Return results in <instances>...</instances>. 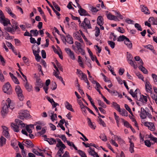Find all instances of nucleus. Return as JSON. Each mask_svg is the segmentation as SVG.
<instances>
[{
    "label": "nucleus",
    "instance_id": "nucleus-29",
    "mask_svg": "<svg viewBox=\"0 0 157 157\" xmlns=\"http://www.w3.org/2000/svg\"><path fill=\"white\" fill-rule=\"evenodd\" d=\"M97 23L99 25H103L104 24V19L101 16L98 17L97 19Z\"/></svg>",
    "mask_w": 157,
    "mask_h": 157
},
{
    "label": "nucleus",
    "instance_id": "nucleus-7",
    "mask_svg": "<svg viewBox=\"0 0 157 157\" xmlns=\"http://www.w3.org/2000/svg\"><path fill=\"white\" fill-rule=\"evenodd\" d=\"M81 26L83 28L85 27L89 29L91 28L90 21L87 18H85L82 22Z\"/></svg>",
    "mask_w": 157,
    "mask_h": 157
},
{
    "label": "nucleus",
    "instance_id": "nucleus-9",
    "mask_svg": "<svg viewBox=\"0 0 157 157\" xmlns=\"http://www.w3.org/2000/svg\"><path fill=\"white\" fill-rule=\"evenodd\" d=\"M145 85L146 91L147 93H150L152 92V86L148 81H145Z\"/></svg>",
    "mask_w": 157,
    "mask_h": 157
},
{
    "label": "nucleus",
    "instance_id": "nucleus-36",
    "mask_svg": "<svg viewBox=\"0 0 157 157\" xmlns=\"http://www.w3.org/2000/svg\"><path fill=\"white\" fill-rule=\"evenodd\" d=\"M50 116L51 117V119L52 121H54L57 120V115L56 114H54L53 112H51V113L50 115Z\"/></svg>",
    "mask_w": 157,
    "mask_h": 157
},
{
    "label": "nucleus",
    "instance_id": "nucleus-10",
    "mask_svg": "<svg viewBox=\"0 0 157 157\" xmlns=\"http://www.w3.org/2000/svg\"><path fill=\"white\" fill-rule=\"evenodd\" d=\"M2 135L8 139H10V136L9 133L8 128L5 126H2Z\"/></svg>",
    "mask_w": 157,
    "mask_h": 157
},
{
    "label": "nucleus",
    "instance_id": "nucleus-31",
    "mask_svg": "<svg viewBox=\"0 0 157 157\" xmlns=\"http://www.w3.org/2000/svg\"><path fill=\"white\" fill-rule=\"evenodd\" d=\"M11 127L14 132H19V127L17 123L16 125H15L14 124H11Z\"/></svg>",
    "mask_w": 157,
    "mask_h": 157
},
{
    "label": "nucleus",
    "instance_id": "nucleus-28",
    "mask_svg": "<svg viewBox=\"0 0 157 157\" xmlns=\"http://www.w3.org/2000/svg\"><path fill=\"white\" fill-rule=\"evenodd\" d=\"M67 41L69 44H72L73 43V39L71 36L69 34L67 35Z\"/></svg>",
    "mask_w": 157,
    "mask_h": 157
},
{
    "label": "nucleus",
    "instance_id": "nucleus-8",
    "mask_svg": "<svg viewBox=\"0 0 157 157\" xmlns=\"http://www.w3.org/2000/svg\"><path fill=\"white\" fill-rule=\"evenodd\" d=\"M3 90L4 92L10 94L11 91V87L10 83H6L3 86Z\"/></svg>",
    "mask_w": 157,
    "mask_h": 157
},
{
    "label": "nucleus",
    "instance_id": "nucleus-43",
    "mask_svg": "<svg viewBox=\"0 0 157 157\" xmlns=\"http://www.w3.org/2000/svg\"><path fill=\"white\" fill-rule=\"evenodd\" d=\"M44 85L43 82H42L41 80L39 79H37L36 85L39 86L40 87H42Z\"/></svg>",
    "mask_w": 157,
    "mask_h": 157
},
{
    "label": "nucleus",
    "instance_id": "nucleus-34",
    "mask_svg": "<svg viewBox=\"0 0 157 157\" xmlns=\"http://www.w3.org/2000/svg\"><path fill=\"white\" fill-rule=\"evenodd\" d=\"M120 113L121 115L122 116H127L128 115V112L124 109H120V111H118Z\"/></svg>",
    "mask_w": 157,
    "mask_h": 157
},
{
    "label": "nucleus",
    "instance_id": "nucleus-50",
    "mask_svg": "<svg viewBox=\"0 0 157 157\" xmlns=\"http://www.w3.org/2000/svg\"><path fill=\"white\" fill-rule=\"evenodd\" d=\"M139 69L145 74H147L148 73V71L143 66H141L139 67Z\"/></svg>",
    "mask_w": 157,
    "mask_h": 157
},
{
    "label": "nucleus",
    "instance_id": "nucleus-55",
    "mask_svg": "<svg viewBox=\"0 0 157 157\" xmlns=\"http://www.w3.org/2000/svg\"><path fill=\"white\" fill-rule=\"evenodd\" d=\"M128 63L129 64H130L132 66H133L134 68H137V66L135 63V62H134L132 59H130L128 60Z\"/></svg>",
    "mask_w": 157,
    "mask_h": 157
},
{
    "label": "nucleus",
    "instance_id": "nucleus-49",
    "mask_svg": "<svg viewBox=\"0 0 157 157\" xmlns=\"http://www.w3.org/2000/svg\"><path fill=\"white\" fill-rule=\"evenodd\" d=\"M67 144L70 147H73L76 150H77L78 149L75 146L74 144L72 142H70L69 141H67L66 142Z\"/></svg>",
    "mask_w": 157,
    "mask_h": 157
},
{
    "label": "nucleus",
    "instance_id": "nucleus-5",
    "mask_svg": "<svg viewBox=\"0 0 157 157\" xmlns=\"http://www.w3.org/2000/svg\"><path fill=\"white\" fill-rule=\"evenodd\" d=\"M77 4V7L79 8L78 11L80 15L81 16H87L88 15V13L85 10L82 9L81 6L78 3L79 0H75Z\"/></svg>",
    "mask_w": 157,
    "mask_h": 157
},
{
    "label": "nucleus",
    "instance_id": "nucleus-40",
    "mask_svg": "<svg viewBox=\"0 0 157 157\" xmlns=\"http://www.w3.org/2000/svg\"><path fill=\"white\" fill-rule=\"evenodd\" d=\"M38 149H36L33 148L32 149V152L33 153L36 155H37L41 156L43 157H45L43 155V153H40L38 151Z\"/></svg>",
    "mask_w": 157,
    "mask_h": 157
},
{
    "label": "nucleus",
    "instance_id": "nucleus-6",
    "mask_svg": "<svg viewBox=\"0 0 157 157\" xmlns=\"http://www.w3.org/2000/svg\"><path fill=\"white\" fill-rule=\"evenodd\" d=\"M15 90L19 100L21 101H23L24 99V97L22 94V91L20 87L18 85L16 86Z\"/></svg>",
    "mask_w": 157,
    "mask_h": 157
},
{
    "label": "nucleus",
    "instance_id": "nucleus-47",
    "mask_svg": "<svg viewBox=\"0 0 157 157\" xmlns=\"http://www.w3.org/2000/svg\"><path fill=\"white\" fill-rule=\"evenodd\" d=\"M116 140V139H114V137H112V139L110 141V142L111 144L115 146L116 147H118V145L117 144V143L115 142V140Z\"/></svg>",
    "mask_w": 157,
    "mask_h": 157
},
{
    "label": "nucleus",
    "instance_id": "nucleus-15",
    "mask_svg": "<svg viewBox=\"0 0 157 157\" xmlns=\"http://www.w3.org/2000/svg\"><path fill=\"white\" fill-rule=\"evenodd\" d=\"M32 49L33 51V53L34 56L38 55V53L40 51V48L37 46L33 45L32 47Z\"/></svg>",
    "mask_w": 157,
    "mask_h": 157
},
{
    "label": "nucleus",
    "instance_id": "nucleus-42",
    "mask_svg": "<svg viewBox=\"0 0 157 157\" xmlns=\"http://www.w3.org/2000/svg\"><path fill=\"white\" fill-rule=\"evenodd\" d=\"M25 144H27V146L29 147H33V144L31 141L29 140H27L25 142Z\"/></svg>",
    "mask_w": 157,
    "mask_h": 157
},
{
    "label": "nucleus",
    "instance_id": "nucleus-14",
    "mask_svg": "<svg viewBox=\"0 0 157 157\" xmlns=\"http://www.w3.org/2000/svg\"><path fill=\"white\" fill-rule=\"evenodd\" d=\"M87 119L88 120L87 123L91 129H95L96 127L95 123L94 122H92L90 119L89 117L87 118Z\"/></svg>",
    "mask_w": 157,
    "mask_h": 157
},
{
    "label": "nucleus",
    "instance_id": "nucleus-21",
    "mask_svg": "<svg viewBox=\"0 0 157 157\" xmlns=\"http://www.w3.org/2000/svg\"><path fill=\"white\" fill-rule=\"evenodd\" d=\"M18 124L19 127L21 128H24L25 126V124L22 121L19 119H16L15 121Z\"/></svg>",
    "mask_w": 157,
    "mask_h": 157
},
{
    "label": "nucleus",
    "instance_id": "nucleus-18",
    "mask_svg": "<svg viewBox=\"0 0 157 157\" xmlns=\"http://www.w3.org/2000/svg\"><path fill=\"white\" fill-rule=\"evenodd\" d=\"M88 151L90 155L94 157H99L97 153L91 147L89 148Z\"/></svg>",
    "mask_w": 157,
    "mask_h": 157
},
{
    "label": "nucleus",
    "instance_id": "nucleus-26",
    "mask_svg": "<svg viewBox=\"0 0 157 157\" xmlns=\"http://www.w3.org/2000/svg\"><path fill=\"white\" fill-rule=\"evenodd\" d=\"M141 10L142 11L144 12L145 14H150V11L147 7L143 5H141Z\"/></svg>",
    "mask_w": 157,
    "mask_h": 157
},
{
    "label": "nucleus",
    "instance_id": "nucleus-12",
    "mask_svg": "<svg viewBox=\"0 0 157 157\" xmlns=\"http://www.w3.org/2000/svg\"><path fill=\"white\" fill-rule=\"evenodd\" d=\"M68 55L71 59L72 60H75V58L74 53L72 51L70 48H66L65 49Z\"/></svg>",
    "mask_w": 157,
    "mask_h": 157
},
{
    "label": "nucleus",
    "instance_id": "nucleus-46",
    "mask_svg": "<svg viewBox=\"0 0 157 157\" xmlns=\"http://www.w3.org/2000/svg\"><path fill=\"white\" fill-rule=\"evenodd\" d=\"M149 22H152L153 25H157V21L155 18L152 17L149 18Z\"/></svg>",
    "mask_w": 157,
    "mask_h": 157
},
{
    "label": "nucleus",
    "instance_id": "nucleus-2",
    "mask_svg": "<svg viewBox=\"0 0 157 157\" xmlns=\"http://www.w3.org/2000/svg\"><path fill=\"white\" fill-rule=\"evenodd\" d=\"M56 140L57 143L56 144V146L57 147H60L59 150L58 151L57 154L59 157H60L61 156V154L64 152L63 150L66 147L62 142L60 139L59 138H56Z\"/></svg>",
    "mask_w": 157,
    "mask_h": 157
},
{
    "label": "nucleus",
    "instance_id": "nucleus-48",
    "mask_svg": "<svg viewBox=\"0 0 157 157\" xmlns=\"http://www.w3.org/2000/svg\"><path fill=\"white\" fill-rule=\"evenodd\" d=\"M12 25L13 28H14V29L15 30H16L19 28L18 24L16 21H13Z\"/></svg>",
    "mask_w": 157,
    "mask_h": 157
},
{
    "label": "nucleus",
    "instance_id": "nucleus-39",
    "mask_svg": "<svg viewBox=\"0 0 157 157\" xmlns=\"http://www.w3.org/2000/svg\"><path fill=\"white\" fill-rule=\"evenodd\" d=\"M78 62L79 63V66L82 68H84V67L83 65V63L82 61V58L80 56H78Z\"/></svg>",
    "mask_w": 157,
    "mask_h": 157
},
{
    "label": "nucleus",
    "instance_id": "nucleus-58",
    "mask_svg": "<svg viewBox=\"0 0 157 157\" xmlns=\"http://www.w3.org/2000/svg\"><path fill=\"white\" fill-rule=\"evenodd\" d=\"M86 64L87 66L90 68H92V66L91 64V61L90 59H87V58L86 57Z\"/></svg>",
    "mask_w": 157,
    "mask_h": 157
},
{
    "label": "nucleus",
    "instance_id": "nucleus-37",
    "mask_svg": "<svg viewBox=\"0 0 157 157\" xmlns=\"http://www.w3.org/2000/svg\"><path fill=\"white\" fill-rule=\"evenodd\" d=\"M47 142L50 145H53L56 144L57 141L56 139L53 138H50V139H47Z\"/></svg>",
    "mask_w": 157,
    "mask_h": 157
},
{
    "label": "nucleus",
    "instance_id": "nucleus-32",
    "mask_svg": "<svg viewBox=\"0 0 157 157\" xmlns=\"http://www.w3.org/2000/svg\"><path fill=\"white\" fill-rule=\"evenodd\" d=\"M6 139L3 136H2L0 138V147L4 145L6 142Z\"/></svg>",
    "mask_w": 157,
    "mask_h": 157
},
{
    "label": "nucleus",
    "instance_id": "nucleus-24",
    "mask_svg": "<svg viewBox=\"0 0 157 157\" xmlns=\"http://www.w3.org/2000/svg\"><path fill=\"white\" fill-rule=\"evenodd\" d=\"M34 128V125L32 124L27 125L25 127L26 130L29 133H32V130Z\"/></svg>",
    "mask_w": 157,
    "mask_h": 157
},
{
    "label": "nucleus",
    "instance_id": "nucleus-17",
    "mask_svg": "<svg viewBox=\"0 0 157 157\" xmlns=\"http://www.w3.org/2000/svg\"><path fill=\"white\" fill-rule=\"evenodd\" d=\"M148 112H147L144 108H141V112L140 114V117L142 119L146 118Z\"/></svg>",
    "mask_w": 157,
    "mask_h": 157
},
{
    "label": "nucleus",
    "instance_id": "nucleus-13",
    "mask_svg": "<svg viewBox=\"0 0 157 157\" xmlns=\"http://www.w3.org/2000/svg\"><path fill=\"white\" fill-rule=\"evenodd\" d=\"M144 125L151 131H154L155 129V127L154 123L152 122H146L144 123Z\"/></svg>",
    "mask_w": 157,
    "mask_h": 157
},
{
    "label": "nucleus",
    "instance_id": "nucleus-35",
    "mask_svg": "<svg viewBox=\"0 0 157 157\" xmlns=\"http://www.w3.org/2000/svg\"><path fill=\"white\" fill-rule=\"evenodd\" d=\"M22 114L23 116L25 118H28L30 117L29 111L27 110H25L22 112Z\"/></svg>",
    "mask_w": 157,
    "mask_h": 157
},
{
    "label": "nucleus",
    "instance_id": "nucleus-44",
    "mask_svg": "<svg viewBox=\"0 0 157 157\" xmlns=\"http://www.w3.org/2000/svg\"><path fill=\"white\" fill-rule=\"evenodd\" d=\"M53 73L54 75L60 80L61 81L63 79V78L61 76H59V72H56L54 70V72Z\"/></svg>",
    "mask_w": 157,
    "mask_h": 157
},
{
    "label": "nucleus",
    "instance_id": "nucleus-41",
    "mask_svg": "<svg viewBox=\"0 0 157 157\" xmlns=\"http://www.w3.org/2000/svg\"><path fill=\"white\" fill-rule=\"evenodd\" d=\"M114 139H117V140L118 142H119L121 144H123L124 143V141L120 137V136H118L117 135H114Z\"/></svg>",
    "mask_w": 157,
    "mask_h": 157
},
{
    "label": "nucleus",
    "instance_id": "nucleus-1",
    "mask_svg": "<svg viewBox=\"0 0 157 157\" xmlns=\"http://www.w3.org/2000/svg\"><path fill=\"white\" fill-rule=\"evenodd\" d=\"M14 108L13 105L11 102V100L9 98L6 100L5 103L2 104L1 113L2 117H4L8 113L9 109L11 110Z\"/></svg>",
    "mask_w": 157,
    "mask_h": 157
},
{
    "label": "nucleus",
    "instance_id": "nucleus-56",
    "mask_svg": "<svg viewBox=\"0 0 157 157\" xmlns=\"http://www.w3.org/2000/svg\"><path fill=\"white\" fill-rule=\"evenodd\" d=\"M150 93V95L151 98L154 100L156 101L157 100V94H154V93L151 92Z\"/></svg>",
    "mask_w": 157,
    "mask_h": 157
},
{
    "label": "nucleus",
    "instance_id": "nucleus-57",
    "mask_svg": "<svg viewBox=\"0 0 157 157\" xmlns=\"http://www.w3.org/2000/svg\"><path fill=\"white\" fill-rule=\"evenodd\" d=\"M95 36L96 37L98 36L100 34V30L99 28L97 26L95 27Z\"/></svg>",
    "mask_w": 157,
    "mask_h": 157
},
{
    "label": "nucleus",
    "instance_id": "nucleus-23",
    "mask_svg": "<svg viewBox=\"0 0 157 157\" xmlns=\"http://www.w3.org/2000/svg\"><path fill=\"white\" fill-rule=\"evenodd\" d=\"M9 75L14 83L17 84H19V82L16 77L11 72L9 73Z\"/></svg>",
    "mask_w": 157,
    "mask_h": 157
},
{
    "label": "nucleus",
    "instance_id": "nucleus-45",
    "mask_svg": "<svg viewBox=\"0 0 157 157\" xmlns=\"http://www.w3.org/2000/svg\"><path fill=\"white\" fill-rule=\"evenodd\" d=\"M114 11L115 13V15L117 16L116 17H117V18L118 17L121 19H122L123 18V16L121 15L119 11L116 10H114Z\"/></svg>",
    "mask_w": 157,
    "mask_h": 157
},
{
    "label": "nucleus",
    "instance_id": "nucleus-54",
    "mask_svg": "<svg viewBox=\"0 0 157 157\" xmlns=\"http://www.w3.org/2000/svg\"><path fill=\"white\" fill-rule=\"evenodd\" d=\"M127 37L124 35L120 36L117 39V41H118L120 42L123 41H124Z\"/></svg>",
    "mask_w": 157,
    "mask_h": 157
},
{
    "label": "nucleus",
    "instance_id": "nucleus-53",
    "mask_svg": "<svg viewBox=\"0 0 157 157\" xmlns=\"http://www.w3.org/2000/svg\"><path fill=\"white\" fill-rule=\"evenodd\" d=\"M98 101L99 105L102 107L105 108L106 107V105L101 100H98Z\"/></svg>",
    "mask_w": 157,
    "mask_h": 157
},
{
    "label": "nucleus",
    "instance_id": "nucleus-60",
    "mask_svg": "<svg viewBox=\"0 0 157 157\" xmlns=\"http://www.w3.org/2000/svg\"><path fill=\"white\" fill-rule=\"evenodd\" d=\"M136 75L138 77V78L142 80L143 81H144V77L143 75L141 74L140 72H137L136 73Z\"/></svg>",
    "mask_w": 157,
    "mask_h": 157
},
{
    "label": "nucleus",
    "instance_id": "nucleus-52",
    "mask_svg": "<svg viewBox=\"0 0 157 157\" xmlns=\"http://www.w3.org/2000/svg\"><path fill=\"white\" fill-rule=\"evenodd\" d=\"M81 77L82 80H83L85 82L86 81H87L88 79L86 75L84 74L83 73L82 74V75L79 77Z\"/></svg>",
    "mask_w": 157,
    "mask_h": 157
},
{
    "label": "nucleus",
    "instance_id": "nucleus-63",
    "mask_svg": "<svg viewBox=\"0 0 157 157\" xmlns=\"http://www.w3.org/2000/svg\"><path fill=\"white\" fill-rule=\"evenodd\" d=\"M149 137L152 140L154 143L157 144V138L154 137L152 135L150 134L149 136Z\"/></svg>",
    "mask_w": 157,
    "mask_h": 157
},
{
    "label": "nucleus",
    "instance_id": "nucleus-22",
    "mask_svg": "<svg viewBox=\"0 0 157 157\" xmlns=\"http://www.w3.org/2000/svg\"><path fill=\"white\" fill-rule=\"evenodd\" d=\"M124 44L127 46V47L129 48H131L132 47V44L129 40L127 37L124 40Z\"/></svg>",
    "mask_w": 157,
    "mask_h": 157
},
{
    "label": "nucleus",
    "instance_id": "nucleus-3",
    "mask_svg": "<svg viewBox=\"0 0 157 157\" xmlns=\"http://www.w3.org/2000/svg\"><path fill=\"white\" fill-rule=\"evenodd\" d=\"M78 41H75V45H72V48L76 52L77 51H79L80 49L82 48V47L84 45V42L83 40H78Z\"/></svg>",
    "mask_w": 157,
    "mask_h": 157
},
{
    "label": "nucleus",
    "instance_id": "nucleus-33",
    "mask_svg": "<svg viewBox=\"0 0 157 157\" xmlns=\"http://www.w3.org/2000/svg\"><path fill=\"white\" fill-rule=\"evenodd\" d=\"M140 94L139 90L138 89H136L133 93V97L137 100H138V97L140 95Z\"/></svg>",
    "mask_w": 157,
    "mask_h": 157
},
{
    "label": "nucleus",
    "instance_id": "nucleus-30",
    "mask_svg": "<svg viewBox=\"0 0 157 157\" xmlns=\"http://www.w3.org/2000/svg\"><path fill=\"white\" fill-rule=\"evenodd\" d=\"M140 96V98L139 99V101L143 103H146L147 102V96L141 94Z\"/></svg>",
    "mask_w": 157,
    "mask_h": 157
},
{
    "label": "nucleus",
    "instance_id": "nucleus-25",
    "mask_svg": "<svg viewBox=\"0 0 157 157\" xmlns=\"http://www.w3.org/2000/svg\"><path fill=\"white\" fill-rule=\"evenodd\" d=\"M4 29L6 31L8 32H10L11 33H13L14 32V29L13 28V26H12L11 25H10V26L8 27L7 26H5Z\"/></svg>",
    "mask_w": 157,
    "mask_h": 157
},
{
    "label": "nucleus",
    "instance_id": "nucleus-62",
    "mask_svg": "<svg viewBox=\"0 0 157 157\" xmlns=\"http://www.w3.org/2000/svg\"><path fill=\"white\" fill-rule=\"evenodd\" d=\"M78 153L82 157H87L83 151L81 150H78Z\"/></svg>",
    "mask_w": 157,
    "mask_h": 157
},
{
    "label": "nucleus",
    "instance_id": "nucleus-27",
    "mask_svg": "<svg viewBox=\"0 0 157 157\" xmlns=\"http://www.w3.org/2000/svg\"><path fill=\"white\" fill-rule=\"evenodd\" d=\"M129 142L130 143V147H129V151L131 153H133L134 152V143L132 142L131 140L129 138Z\"/></svg>",
    "mask_w": 157,
    "mask_h": 157
},
{
    "label": "nucleus",
    "instance_id": "nucleus-16",
    "mask_svg": "<svg viewBox=\"0 0 157 157\" xmlns=\"http://www.w3.org/2000/svg\"><path fill=\"white\" fill-rule=\"evenodd\" d=\"M5 10L11 17L15 19H16L17 17L16 16L14 13L12 12L10 8L9 7H6Z\"/></svg>",
    "mask_w": 157,
    "mask_h": 157
},
{
    "label": "nucleus",
    "instance_id": "nucleus-38",
    "mask_svg": "<svg viewBox=\"0 0 157 157\" xmlns=\"http://www.w3.org/2000/svg\"><path fill=\"white\" fill-rule=\"evenodd\" d=\"M112 106H113L117 111H120L121 109L120 105L117 102H113L112 103Z\"/></svg>",
    "mask_w": 157,
    "mask_h": 157
},
{
    "label": "nucleus",
    "instance_id": "nucleus-61",
    "mask_svg": "<svg viewBox=\"0 0 157 157\" xmlns=\"http://www.w3.org/2000/svg\"><path fill=\"white\" fill-rule=\"evenodd\" d=\"M22 59L24 63L25 64L28 66L29 65V60L28 59H27L26 57L24 56L22 58Z\"/></svg>",
    "mask_w": 157,
    "mask_h": 157
},
{
    "label": "nucleus",
    "instance_id": "nucleus-64",
    "mask_svg": "<svg viewBox=\"0 0 157 157\" xmlns=\"http://www.w3.org/2000/svg\"><path fill=\"white\" fill-rule=\"evenodd\" d=\"M152 77L154 80V82L157 84V76L155 74H152L151 75Z\"/></svg>",
    "mask_w": 157,
    "mask_h": 157
},
{
    "label": "nucleus",
    "instance_id": "nucleus-4",
    "mask_svg": "<svg viewBox=\"0 0 157 157\" xmlns=\"http://www.w3.org/2000/svg\"><path fill=\"white\" fill-rule=\"evenodd\" d=\"M0 22L4 26H6L8 24H10V20L8 19L5 18L2 12H1L0 14Z\"/></svg>",
    "mask_w": 157,
    "mask_h": 157
},
{
    "label": "nucleus",
    "instance_id": "nucleus-59",
    "mask_svg": "<svg viewBox=\"0 0 157 157\" xmlns=\"http://www.w3.org/2000/svg\"><path fill=\"white\" fill-rule=\"evenodd\" d=\"M108 43L112 48L113 49L115 47V43L114 42L111 41H108Z\"/></svg>",
    "mask_w": 157,
    "mask_h": 157
},
{
    "label": "nucleus",
    "instance_id": "nucleus-20",
    "mask_svg": "<svg viewBox=\"0 0 157 157\" xmlns=\"http://www.w3.org/2000/svg\"><path fill=\"white\" fill-rule=\"evenodd\" d=\"M64 105L66 108L67 109L73 112L74 111V109L72 108V105L68 101H65L64 103Z\"/></svg>",
    "mask_w": 157,
    "mask_h": 157
},
{
    "label": "nucleus",
    "instance_id": "nucleus-51",
    "mask_svg": "<svg viewBox=\"0 0 157 157\" xmlns=\"http://www.w3.org/2000/svg\"><path fill=\"white\" fill-rule=\"evenodd\" d=\"M100 138L103 141L106 142L107 140V139L105 135L104 134H101L99 136Z\"/></svg>",
    "mask_w": 157,
    "mask_h": 157
},
{
    "label": "nucleus",
    "instance_id": "nucleus-11",
    "mask_svg": "<svg viewBox=\"0 0 157 157\" xmlns=\"http://www.w3.org/2000/svg\"><path fill=\"white\" fill-rule=\"evenodd\" d=\"M106 16L107 19L109 20H114L116 21H119L117 17L112 14L111 13L107 11H106Z\"/></svg>",
    "mask_w": 157,
    "mask_h": 157
},
{
    "label": "nucleus",
    "instance_id": "nucleus-19",
    "mask_svg": "<svg viewBox=\"0 0 157 157\" xmlns=\"http://www.w3.org/2000/svg\"><path fill=\"white\" fill-rule=\"evenodd\" d=\"M73 37L76 40H82V39L81 37L80 34V33L77 31L74 32L73 34Z\"/></svg>",
    "mask_w": 157,
    "mask_h": 157
}]
</instances>
